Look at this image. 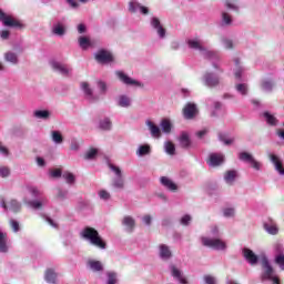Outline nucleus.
Masks as SVG:
<instances>
[{
  "mask_svg": "<svg viewBox=\"0 0 284 284\" xmlns=\"http://www.w3.org/2000/svg\"><path fill=\"white\" fill-rule=\"evenodd\" d=\"M52 32L57 37H63V34H65V27L63 26V23L58 22V23L53 24Z\"/></svg>",
  "mask_w": 284,
  "mask_h": 284,
  "instance_id": "obj_31",
  "label": "nucleus"
},
{
  "mask_svg": "<svg viewBox=\"0 0 284 284\" xmlns=\"http://www.w3.org/2000/svg\"><path fill=\"white\" fill-rule=\"evenodd\" d=\"M106 276H108L106 284H116V273L108 272Z\"/></svg>",
  "mask_w": 284,
  "mask_h": 284,
  "instance_id": "obj_50",
  "label": "nucleus"
},
{
  "mask_svg": "<svg viewBox=\"0 0 284 284\" xmlns=\"http://www.w3.org/2000/svg\"><path fill=\"white\" fill-rule=\"evenodd\" d=\"M28 192L34 200L24 197L23 201L26 205H29L32 210H41V207H45V205H48V197L37 186H30Z\"/></svg>",
  "mask_w": 284,
  "mask_h": 284,
  "instance_id": "obj_1",
  "label": "nucleus"
},
{
  "mask_svg": "<svg viewBox=\"0 0 284 284\" xmlns=\"http://www.w3.org/2000/svg\"><path fill=\"white\" fill-rule=\"evenodd\" d=\"M146 125L151 132L153 139H161V129L152 122V120H146Z\"/></svg>",
  "mask_w": 284,
  "mask_h": 284,
  "instance_id": "obj_21",
  "label": "nucleus"
},
{
  "mask_svg": "<svg viewBox=\"0 0 284 284\" xmlns=\"http://www.w3.org/2000/svg\"><path fill=\"white\" fill-rule=\"evenodd\" d=\"M275 263L281 267V270H284V255L281 253L276 255Z\"/></svg>",
  "mask_w": 284,
  "mask_h": 284,
  "instance_id": "obj_53",
  "label": "nucleus"
},
{
  "mask_svg": "<svg viewBox=\"0 0 284 284\" xmlns=\"http://www.w3.org/2000/svg\"><path fill=\"white\" fill-rule=\"evenodd\" d=\"M225 7L227 8V10H233L234 12H239V10H240L239 4H234L227 0L225 2Z\"/></svg>",
  "mask_w": 284,
  "mask_h": 284,
  "instance_id": "obj_57",
  "label": "nucleus"
},
{
  "mask_svg": "<svg viewBox=\"0 0 284 284\" xmlns=\"http://www.w3.org/2000/svg\"><path fill=\"white\" fill-rule=\"evenodd\" d=\"M97 154H99V150L90 149L89 151H87L84 159L87 161H92L93 159H97Z\"/></svg>",
  "mask_w": 284,
  "mask_h": 284,
  "instance_id": "obj_42",
  "label": "nucleus"
},
{
  "mask_svg": "<svg viewBox=\"0 0 284 284\" xmlns=\"http://www.w3.org/2000/svg\"><path fill=\"white\" fill-rule=\"evenodd\" d=\"M50 65L54 72H59L62 77H69L70 72H72V69L68 64L61 63L57 60L51 61Z\"/></svg>",
  "mask_w": 284,
  "mask_h": 284,
  "instance_id": "obj_7",
  "label": "nucleus"
},
{
  "mask_svg": "<svg viewBox=\"0 0 284 284\" xmlns=\"http://www.w3.org/2000/svg\"><path fill=\"white\" fill-rule=\"evenodd\" d=\"M4 59L6 61H8L9 63H12L13 65H17L19 63V57L17 55V53L9 51L4 54Z\"/></svg>",
  "mask_w": 284,
  "mask_h": 284,
  "instance_id": "obj_33",
  "label": "nucleus"
},
{
  "mask_svg": "<svg viewBox=\"0 0 284 284\" xmlns=\"http://www.w3.org/2000/svg\"><path fill=\"white\" fill-rule=\"evenodd\" d=\"M160 125H161L162 132H164V134H170V132H172V122H170V120L163 119L161 121Z\"/></svg>",
  "mask_w": 284,
  "mask_h": 284,
  "instance_id": "obj_37",
  "label": "nucleus"
},
{
  "mask_svg": "<svg viewBox=\"0 0 284 284\" xmlns=\"http://www.w3.org/2000/svg\"><path fill=\"white\" fill-rule=\"evenodd\" d=\"M203 81L207 88H216L220 83L219 75L213 72H206L203 77Z\"/></svg>",
  "mask_w": 284,
  "mask_h": 284,
  "instance_id": "obj_12",
  "label": "nucleus"
},
{
  "mask_svg": "<svg viewBox=\"0 0 284 284\" xmlns=\"http://www.w3.org/2000/svg\"><path fill=\"white\" fill-rule=\"evenodd\" d=\"M202 245L205 247H212V250H225L227 245L225 244L224 241L219 240V239H210V237H202Z\"/></svg>",
  "mask_w": 284,
  "mask_h": 284,
  "instance_id": "obj_6",
  "label": "nucleus"
},
{
  "mask_svg": "<svg viewBox=\"0 0 284 284\" xmlns=\"http://www.w3.org/2000/svg\"><path fill=\"white\" fill-rule=\"evenodd\" d=\"M224 181L227 185H234V181H236V171L230 170L224 174Z\"/></svg>",
  "mask_w": 284,
  "mask_h": 284,
  "instance_id": "obj_28",
  "label": "nucleus"
},
{
  "mask_svg": "<svg viewBox=\"0 0 284 284\" xmlns=\"http://www.w3.org/2000/svg\"><path fill=\"white\" fill-rule=\"evenodd\" d=\"M234 214H235L234 207H226L223 210V215L226 219H232V216H234Z\"/></svg>",
  "mask_w": 284,
  "mask_h": 284,
  "instance_id": "obj_52",
  "label": "nucleus"
},
{
  "mask_svg": "<svg viewBox=\"0 0 284 284\" xmlns=\"http://www.w3.org/2000/svg\"><path fill=\"white\" fill-rule=\"evenodd\" d=\"M44 278L49 284H57V273L52 268L45 271Z\"/></svg>",
  "mask_w": 284,
  "mask_h": 284,
  "instance_id": "obj_29",
  "label": "nucleus"
},
{
  "mask_svg": "<svg viewBox=\"0 0 284 284\" xmlns=\"http://www.w3.org/2000/svg\"><path fill=\"white\" fill-rule=\"evenodd\" d=\"M264 230L272 235L278 234V226L276 225V222L271 217H268L267 221L264 222Z\"/></svg>",
  "mask_w": 284,
  "mask_h": 284,
  "instance_id": "obj_17",
  "label": "nucleus"
},
{
  "mask_svg": "<svg viewBox=\"0 0 284 284\" xmlns=\"http://www.w3.org/2000/svg\"><path fill=\"white\" fill-rule=\"evenodd\" d=\"M263 118L266 121L267 125H271L273 128H276V125H278V119H276V116H274V114L265 111L263 113Z\"/></svg>",
  "mask_w": 284,
  "mask_h": 284,
  "instance_id": "obj_26",
  "label": "nucleus"
},
{
  "mask_svg": "<svg viewBox=\"0 0 284 284\" xmlns=\"http://www.w3.org/2000/svg\"><path fill=\"white\" fill-rule=\"evenodd\" d=\"M33 116H36V119H42L43 121H47V119H50V111L37 110L33 112Z\"/></svg>",
  "mask_w": 284,
  "mask_h": 284,
  "instance_id": "obj_36",
  "label": "nucleus"
},
{
  "mask_svg": "<svg viewBox=\"0 0 284 284\" xmlns=\"http://www.w3.org/2000/svg\"><path fill=\"white\" fill-rule=\"evenodd\" d=\"M58 199H61V200L68 199V191L59 189L58 190Z\"/></svg>",
  "mask_w": 284,
  "mask_h": 284,
  "instance_id": "obj_61",
  "label": "nucleus"
},
{
  "mask_svg": "<svg viewBox=\"0 0 284 284\" xmlns=\"http://www.w3.org/2000/svg\"><path fill=\"white\" fill-rule=\"evenodd\" d=\"M129 10L131 12H141V14H149V12H150V9H148V7L141 6V3H139V1H136V0L130 1Z\"/></svg>",
  "mask_w": 284,
  "mask_h": 284,
  "instance_id": "obj_16",
  "label": "nucleus"
},
{
  "mask_svg": "<svg viewBox=\"0 0 284 284\" xmlns=\"http://www.w3.org/2000/svg\"><path fill=\"white\" fill-rule=\"evenodd\" d=\"M187 45L191 50H199L204 59H209V61H212L214 68H219V63H216V61L221 59L219 52L205 49V47H203V42L196 39L187 40Z\"/></svg>",
  "mask_w": 284,
  "mask_h": 284,
  "instance_id": "obj_2",
  "label": "nucleus"
},
{
  "mask_svg": "<svg viewBox=\"0 0 284 284\" xmlns=\"http://www.w3.org/2000/svg\"><path fill=\"white\" fill-rule=\"evenodd\" d=\"M99 194V197L102 200V201H110V192H108L106 190H100L98 192Z\"/></svg>",
  "mask_w": 284,
  "mask_h": 284,
  "instance_id": "obj_51",
  "label": "nucleus"
},
{
  "mask_svg": "<svg viewBox=\"0 0 284 284\" xmlns=\"http://www.w3.org/2000/svg\"><path fill=\"white\" fill-rule=\"evenodd\" d=\"M225 114V109L221 102L214 103V111L212 112V116H223Z\"/></svg>",
  "mask_w": 284,
  "mask_h": 284,
  "instance_id": "obj_32",
  "label": "nucleus"
},
{
  "mask_svg": "<svg viewBox=\"0 0 284 284\" xmlns=\"http://www.w3.org/2000/svg\"><path fill=\"white\" fill-rule=\"evenodd\" d=\"M150 152H152V150L150 149V144H143L139 146L136 154L138 156H145L150 154Z\"/></svg>",
  "mask_w": 284,
  "mask_h": 284,
  "instance_id": "obj_38",
  "label": "nucleus"
},
{
  "mask_svg": "<svg viewBox=\"0 0 284 284\" xmlns=\"http://www.w3.org/2000/svg\"><path fill=\"white\" fill-rule=\"evenodd\" d=\"M62 178L67 181V183H69V185H72L74 183V181H77V178H74V174H72L71 172L65 171L62 174Z\"/></svg>",
  "mask_w": 284,
  "mask_h": 284,
  "instance_id": "obj_43",
  "label": "nucleus"
},
{
  "mask_svg": "<svg viewBox=\"0 0 284 284\" xmlns=\"http://www.w3.org/2000/svg\"><path fill=\"white\" fill-rule=\"evenodd\" d=\"M171 274L176 281H179L180 284H187V280L183 277V273H181V270H179L176 266L171 265L170 266Z\"/></svg>",
  "mask_w": 284,
  "mask_h": 284,
  "instance_id": "obj_22",
  "label": "nucleus"
},
{
  "mask_svg": "<svg viewBox=\"0 0 284 284\" xmlns=\"http://www.w3.org/2000/svg\"><path fill=\"white\" fill-rule=\"evenodd\" d=\"M81 237L85 239L87 241H90L91 245H94L95 247H99L100 250H105L106 244L103 241V239H101V235H99V231L87 226L83 229V231L81 232Z\"/></svg>",
  "mask_w": 284,
  "mask_h": 284,
  "instance_id": "obj_3",
  "label": "nucleus"
},
{
  "mask_svg": "<svg viewBox=\"0 0 284 284\" xmlns=\"http://www.w3.org/2000/svg\"><path fill=\"white\" fill-rule=\"evenodd\" d=\"M52 141L53 143H57L58 145H61L63 143V135L59 131H52L51 132Z\"/></svg>",
  "mask_w": 284,
  "mask_h": 284,
  "instance_id": "obj_39",
  "label": "nucleus"
},
{
  "mask_svg": "<svg viewBox=\"0 0 284 284\" xmlns=\"http://www.w3.org/2000/svg\"><path fill=\"white\" fill-rule=\"evenodd\" d=\"M81 88L88 99H92V89H90V84L88 82H82Z\"/></svg>",
  "mask_w": 284,
  "mask_h": 284,
  "instance_id": "obj_45",
  "label": "nucleus"
},
{
  "mask_svg": "<svg viewBox=\"0 0 284 284\" xmlns=\"http://www.w3.org/2000/svg\"><path fill=\"white\" fill-rule=\"evenodd\" d=\"M160 258H162V261H169V258H172V251L170 250V246L165 244L160 245Z\"/></svg>",
  "mask_w": 284,
  "mask_h": 284,
  "instance_id": "obj_24",
  "label": "nucleus"
},
{
  "mask_svg": "<svg viewBox=\"0 0 284 284\" xmlns=\"http://www.w3.org/2000/svg\"><path fill=\"white\" fill-rule=\"evenodd\" d=\"M0 176H2V179L10 176V169L8 166L0 168Z\"/></svg>",
  "mask_w": 284,
  "mask_h": 284,
  "instance_id": "obj_58",
  "label": "nucleus"
},
{
  "mask_svg": "<svg viewBox=\"0 0 284 284\" xmlns=\"http://www.w3.org/2000/svg\"><path fill=\"white\" fill-rule=\"evenodd\" d=\"M0 154H2V156H8V154H10V152L8 151V148L3 146L0 142Z\"/></svg>",
  "mask_w": 284,
  "mask_h": 284,
  "instance_id": "obj_64",
  "label": "nucleus"
},
{
  "mask_svg": "<svg viewBox=\"0 0 284 284\" xmlns=\"http://www.w3.org/2000/svg\"><path fill=\"white\" fill-rule=\"evenodd\" d=\"M181 148L187 149L192 145V140H190V134L187 132H182L179 138Z\"/></svg>",
  "mask_w": 284,
  "mask_h": 284,
  "instance_id": "obj_25",
  "label": "nucleus"
},
{
  "mask_svg": "<svg viewBox=\"0 0 284 284\" xmlns=\"http://www.w3.org/2000/svg\"><path fill=\"white\" fill-rule=\"evenodd\" d=\"M115 74L124 85H135L136 88H141V82L128 77L123 71H116Z\"/></svg>",
  "mask_w": 284,
  "mask_h": 284,
  "instance_id": "obj_13",
  "label": "nucleus"
},
{
  "mask_svg": "<svg viewBox=\"0 0 284 284\" xmlns=\"http://www.w3.org/2000/svg\"><path fill=\"white\" fill-rule=\"evenodd\" d=\"M109 168L111 171H113V174L115 175L112 179V187L115 190H123L125 187V179L123 178V171L114 164H109Z\"/></svg>",
  "mask_w": 284,
  "mask_h": 284,
  "instance_id": "obj_4",
  "label": "nucleus"
},
{
  "mask_svg": "<svg viewBox=\"0 0 284 284\" xmlns=\"http://www.w3.org/2000/svg\"><path fill=\"white\" fill-rule=\"evenodd\" d=\"M236 69H235V78L241 79L243 77V67H241V62L239 59L234 60Z\"/></svg>",
  "mask_w": 284,
  "mask_h": 284,
  "instance_id": "obj_48",
  "label": "nucleus"
},
{
  "mask_svg": "<svg viewBox=\"0 0 284 284\" xmlns=\"http://www.w3.org/2000/svg\"><path fill=\"white\" fill-rule=\"evenodd\" d=\"M164 148H165L166 154L174 155L176 152V146H174V143H172L171 141L166 142L164 144Z\"/></svg>",
  "mask_w": 284,
  "mask_h": 284,
  "instance_id": "obj_44",
  "label": "nucleus"
},
{
  "mask_svg": "<svg viewBox=\"0 0 284 284\" xmlns=\"http://www.w3.org/2000/svg\"><path fill=\"white\" fill-rule=\"evenodd\" d=\"M222 23H224V26H230L232 23V16L227 12H222Z\"/></svg>",
  "mask_w": 284,
  "mask_h": 284,
  "instance_id": "obj_49",
  "label": "nucleus"
},
{
  "mask_svg": "<svg viewBox=\"0 0 284 284\" xmlns=\"http://www.w3.org/2000/svg\"><path fill=\"white\" fill-rule=\"evenodd\" d=\"M95 60L98 63H112L114 58L110 51L102 49L95 54Z\"/></svg>",
  "mask_w": 284,
  "mask_h": 284,
  "instance_id": "obj_11",
  "label": "nucleus"
},
{
  "mask_svg": "<svg viewBox=\"0 0 284 284\" xmlns=\"http://www.w3.org/2000/svg\"><path fill=\"white\" fill-rule=\"evenodd\" d=\"M262 90L264 92H272L274 90V82L272 80H264L262 82Z\"/></svg>",
  "mask_w": 284,
  "mask_h": 284,
  "instance_id": "obj_40",
  "label": "nucleus"
},
{
  "mask_svg": "<svg viewBox=\"0 0 284 284\" xmlns=\"http://www.w3.org/2000/svg\"><path fill=\"white\" fill-rule=\"evenodd\" d=\"M0 21H2L3 26H7L8 28H21V22L12 18L11 16L6 14L0 9Z\"/></svg>",
  "mask_w": 284,
  "mask_h": 284,
  "instance_id": "obj_10",
  "label": "nucleus"
},
{
  "mask_svg": "<svg viewBox=\"0 0 284 284\" xmlns=\"http://www.w3.org/2000/svg\"><path fill=\"white\" fill-rule=\"evenodd\" d=\"M190 221H192V216H190V215H184V216L181 219V225H190Z\"/></svg>",
  "mask_w": 284,
  "mask_h": 284,
  "instance_id": "obj_62",
  "label": "nucleus"
},
{
  "mask_svg": "<svg viewBox=\"0 0 284 284\" xmlns=\"http://www.w3.org/2000/svg\"><path fill=\"white\" fill-rule=\"evenodd\" d=\"M151 27L153 28V30L156 31L158 37L160 39H165V28H163V24H161V20H159V18L153 17L151 19Z\"/></svg>",
  "mask_w": 284,
  "mask_h": 284,
  "instance_id": "obj_14",
  "label": "nucleus"
},
{
  "mask_svg": "<svg viewBox=\"0 0 284 284\" xmlns=\"http://www.w3.org/2000/svg\"><path fill=\"white\" fill-rule=\"evenodd\" d=\"M240 161H243L244 163H250L251 168L254 170H261V162L256 161L252 154L247 152H241L239 154Z\"/></svg>",
  "mask_w": 284,
  "mask_h": 284,
  "instance_id": "obj_9",
  "label": "nucleus"
},
{
  "mask_svg": "<svg viewBox=\"0 0 284 284\" xmlns=\"http://www.w3.org/2000/svg\"><path fill=\"white\" fill-rule=\"evenodd\" d=\"M205 284H216V278L211 275L204 276Z\"/></svg>",
  "mask_w": 284,
  "mask_h": 284,
  "instance_id": "obj_63",
  "label": "nucleus"
},
{
  "mask_svg": "<svg viewBox=\"0 0 284 284\" xmlns=\"http://www.w3.org/2000/svg\"><path fill=\"white\" fill-rule=\"evenodd\" d=\"M219 139L220 141H222V143H224L225 145H232V143L234 142L233 139H225V134L220 133L219 134Z\"/></svg>",
  "mask_w": 284,
  "mask_h": 284,
  "instance_id": "obj_56",
  "label": "nucleus"
},
{
  "mask_svg": "<svg viewBox=\"0 0 284 284\" xmlns=\"http://www.w3.org/2000/svg\"><path fill=\"white\" fill-rule=\"evenodd\" d=\"M197 112L196 104L189 102L183 109L184 119H194Z\"/></svg>",
  "mask_w": 284,
  "mask_h": 284,
  "instance_id": "obj_15",
  "label": "nucleus"
},
{
  "mask_svg": "<svg viewBox=\"0 0 284 284\" xmlns=\"http://www.w3.org/2000/svg\"><path fill=\"white\" fill-rule=\"evenodd\" d=\"M79 142L77 140H72L70 144V150H72V152H79Z\"/></svg>",
  "mask_w": 284,
  "mask_h": 284,
  "instance_id": "obj_59",
  "label": "nucleus"
},
{
  "mask_svg": "<svg viewBox=\"0 0 284 284\" xmlns=\"http://www.w3.org/2000/svg\"><path fill=\"white\" fill-rule=\"evenodd\" d=\"M50 176H52L53 179H60V176H62V172L61 169H53L49 171Z\"/></svg>",
  "mask_w": 284,
  "mask_h": 284,
  "instance_id": "obj_55",
  "label": "nucleus"
},
{
  "mask_svg": "<svg viewBox=\"0 0 284 284\" xmlns=\"http://www.w3.org/2000/svg\"><path fill=\"white\" fill-rule=\"evenodd\" d=\"M118 104L120 108H130L132 105V99L128 95H120Z\"/></svg>",
  "mask_w": 284,
  "mask_h": 284,
  "instance_id": "obj_35",
  "label": "nucleus"
},
{
  "mask_svg": "<svg viewBox=\"0 0 284 284\" xmlns=\"http://www.w3.org/2000/svg\"><path fill=\"white\" fill-rule=\"evenodd\" d=\"M0 206L3 207L4 212H21V203L17 200H11L8 204L6 203V199L0 197Z\"/></svg>",
  "mask_w": 284,
  "mask_h": 284,
  "instance_id": "obj_8",
  "label": "nucleus"
},
{
  "mask_svg": "<svg viewBox=\"0 0 284 284\" xmlns=\"http://www.w3.org/2000/svg\"><path fill=\"white\" fill-rule=\"evenodd\" d=\"M89 267L92 272H103V264L100 261H89Z\"/></svg>",
  "mask_w": 284,
  "mask_h": 284,
  "instance_id": "obj_34",
  "label": "nucleus"
},
{
  "mask_svg": "<svg viewBox=\"0 0 284 284\" xmlns=\"http://www.w3.org/2000/svg\"><path fill=\"white\" fill-rule=\"evenodd\" d=\"M0 252H8V235L0 231Z\"/></svg>",
  "mask_w": 284,
  "mask_h": 284,
  "instance_id": "obj_30",
  "label": "nucleus"
},
{
  "mask_svg": "<svg viewBox=\"0 0 284 284\" xmlns=\"http://www.w3.org/2000/svg\"><path fill=\"white\" fill-rule=\"evenodd\" d=\"M10 226L13 230V232H19L20 230L19 222H17V220H10Z\"/></svg>",
  "mask_w": 284,
  "mask_h": 284,
  "instance_id": "obj_60",
  "label": "nucleus"
},
{
  "mask_svg": "<svg viewBox=\"0 0 284 284\" xmlns=\"http://www.w3.org/2000/svg\"><path fill=\"white\" fill-rule=\"evenodd\" d=\"M243 256L251 265H256L258 263V256L250 248L243 250Z\"/></svg>",
  "mask_w": 284,
  "mask_h": 284,
  "instance_id": "obj_18",
  "label": "nucleus"
},
{
  "mask_svg": "<svg viewBox=\"0 0 284 284\" xmlns=\"http://www.w3.org/2000/svg\"><path fill=\"white\" fill-rule=\"evenodd\" d=\"M160 181H161V184H162L164 187H166V190H171V192H174V191L178 190L176 184L173 183V181L170 180L169 178L162 176V178L160 179Z\"/></svg>",
  "mask_w": 284,
  "mask_h": 284,
  "instance_id": "obj_27",
  "label": "nucleus"
},
{
  "mask_svg": "<svg viewBox=\"0 0 284 284\" xmlns=\"http://www.w3.org/2000/svg\"><path fill=\"white\" fill-rule=\"evenodd\" d=\"M235 90L239 92V94H242V97H246L247 94V85L245 83L236 84Z\"/></svg>",
  "mask_w": 284,
  "mask_h": 284,
  "instance_id": "obj_46",
  "label": "nucleus"
},
{
  "mask_svg": "<svg viewBox=\"0 0 284 284\" xmlns=\"http://www.w3.org/2000/svg\"><path fill=\"white\" fill-rule=\"evenodd\" d=\"M222 43L226 50H232V48H234V43L227 38H223Z\"/></svg>",
  "mask_w": 284,
  "mask_h": 284,
  "instance_id": "obj_54",
  "label": "nucleus"
},
{
  "mask_svg": "<svg viewBox=\"0 0 284 284\" xmlns=\"http://www.w3.org/2000/svg\"><path fill=\"white\" fill-rule=\"evenodd\" d=\"M275 277L276 274H274V268L272 267V265H270V261H267V257H264L262 260V281H271Z\"/></svg>",
  "mask_w": 284,
  "mask_h": 284,
  "instance_id": "obj_5",
  "label": "nucleus"
},
{
  "mask_svg": "<svg viewBox=\"0 0 284 284\" xmlns=\"http://www.w3.org/2000/svg\"><path fill=\"white\" fill-rule=\"evenodd\" d=\"M271 162L273 163L276 172L278 174L283 175L284 174V168H283V161L278 158L276 154H270Z\"/></svg>",
  "mask_w": 284,
  "mask_h": 284,
  "instance_id": "obj_19",
  "label": "nucleus"
},
{
  "mask_svg": "<svg viewBox=\"0 0 284 284\" xmlns=\"http://www.w3.org/2000/svg\"><path fill=\"white\" fill-rule=\"evenodd\" d=\"M79 45H80V48H82V50H88V48H90V39H88L85 37H80Z\"/></svg>",
  "mask_w": 284,
  "mask_h": 284,
  "instance_id": "obj_47",
  "label": "nucleus"
},
{
  "mask_svg": "<svg viewBox=\"0 0 284 284\" xmlns=\"http://www.w3.org/2000/svg\"><path fill=\"white\" fill-rule=\"evenodd\" d=\"M223 161H225V159L223 158V154L212 153L210 155L209 165H211V168H216V166L221 165L223 163Z\"/></svg>",
  "mask_w": 284,
  "mask_h": 284,
  "instance_id": "obj_20",
  "label": "nucleus"
},
{
  "mask_svg": "<svg viewBox=\"0 0 284 284\" xmlns=\"http://www.w3.org/2000/svg\"><path fill=\"white\" fill-rule=\"evenodd\" d=\"M122 225H124V227H126V232H134L136 222L133 220L132 216L126 215L122 220Z\"/></svg>",
  "mask_w": 284,
  "mask_h": 284,
  "instance_id": "obj_23",
  "label": "nucleus"
},
{
  "mask_svg": "<svg viewBox=\"0 0 284 284\" xmlns=\"http://www.w3.org/2000/svg\"><path fill=\"white\" fill-rule=\"evenodd\" d=\"M100 129L101 130H112V121H110V118H105L100 121Z\"/></svg>",
  "mask_w": 284,
  "mask_h": 284,
  "instance_id": "obj_41",
  "label": "nucleus"
}]
</instances>
